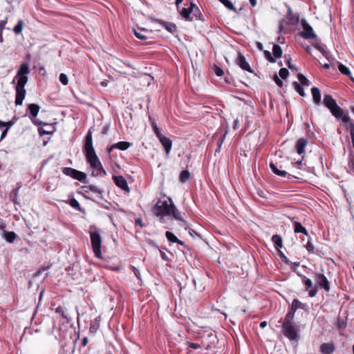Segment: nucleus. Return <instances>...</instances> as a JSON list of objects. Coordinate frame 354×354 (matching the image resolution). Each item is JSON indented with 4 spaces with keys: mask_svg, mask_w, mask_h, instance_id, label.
Wrapping results in <instances>:
<instances>
[{
    "mask_svg": "<svg viewBox=\"0 0 354 354\" xmlns=\"http://www.w3.org/2000/svg\"><path fill=\"white\" fill-rule=\"evenodd\" d=\"M153 214L156 216H171L179 221L181 226L186 228V222L181 216L180 212L176 209L171 198L166 201L159 200L153 207Z\"/></svg>",
    "mask_w": 354,
    "mask_h": 354,
    "instance_id": "1",
    "label": "nucleus"
},
{
    "mask_svg": "<svg viewBox=\"0 0 354 354\" xmlns=\"http://www.w3.org/2000/svg\"><path fill=\"white\" fill-rule=\"evenodd\" d=\"M299 326L294 322V317L286 315L282 324V333L290 340H297L299 336Z\"/></svg>",
    "mask_w": 354,
    "mask_h": 354,
    "instance_id": "2",
    "label": "nucleus"
},
{
    "mask_svg": "<svg viewBox=\"0 0 354 354\" xmlns=\"http://www.w3.org/2000/svg\"><path fill=\"white\" fill-rule=\"evenodd\" d=\"M302 26L303 30L300 32V35L305 39H313L315 48L320 51L327 59H329V53L319 46L320 40L314 32L313 28L306 21H302Z\"/></svg>",
    "mask_w": 354,
    "mask_h": 354,
    "instance_id": "3",
    "label": "nucleus"
},
{
    "mask_svg": "<svg viewBox=\"0 0 354 354\" xmlns=\"http://www.w3.org/2000/svg\"><path fill=\"white\" fill-rule=\"evenodd\" d=\"M83 152L85 155L87 162L89 165L98 163L100 162L99 158L95 153L92 139V132L89 130L85 137Z\"/></svg>",
    "mask_w": 354,
    "mask_h": 354,
    "instance_id": "4",
    "label": "nucleus"
},
{
    "mask_svg": "<svg viewBox=\"0 0 354 354\" xmlns=\"http://www.w3.org/2000/svg\"><path fill=\"white\" fill-rule=\"evenodd\" d=\"M90 237L91 242L93 248V251L95 256L99 259L102 258L101 245H102V237L100 234V230H97L95 226H91L90 227Z\"/></svg>",
    "mask_w": 354,
    "mask_h": 354,
    "instance_id": "5",
    "label": "nucleus"
},
{
    "mask_svg": "<svg viewBox=\"0 0 354 354\" xmlns=\"http://www.w3.org/2000/svg\"><path fill=\"white\" fill-rule=\"evenodd\" d=\"M324 104L330 110L334 117L339 116L342 113L343 109L339 106L336 101L329 94L324 95Z\"/></svg>",
    "mask_w": 354,
    "mask_h": 354,
    "instance_id": "6",
    "label": "nucleus"
},
{
    "mask_svg": "<svg viewBox=\"0 0 354 354\" xmlns=\"http://www.w3.org/2000/svg\"><path fill=\"white\" fill-rule=\"evenodd\" d=\"M27 83V79L22 77L21 80L17 81V84L16 86V98H15V104L16 105H21L23 103V100L25 98L26 95V89L25 85Z\"/></svg>",
    "mask_w": 354,
    "mask_h": 354,
    "instance_id": "7",
    "label": "nucleus"
},
{
    "mask_svg": "<svg viewBox=\"0 0 354 354\" xmlns=\"http://www.w3.org/2000/svg\"><path fill=\"white\" fill-rule=\"evenodd\" d=\"M62 172L66 176H71L74 179L83 182L86 180V175L85 173L77 171L71 167H63Z\"/></svg>",
    "mask_w": 354,
    "mask_h": 354,
    "instance_id": "8",
    "label": "nucleus"
},
{
    "mask_svg": "<svg viewBox=\"0 0 354 354\" xmlns=\"http://www.w3.org/2000/svg\"><path fill=\"white\" fill-rule=\"evenodd\" d=\"M337 120H341L343 125L347 130L350 131V134H354V122L350 118L348 113L342 111V113L339 116L335 117Z\"/></svg>",
    "mask_w": 354,
    "mask_h": 354,
    "instance_id": "9",
    "label": "nucleus"
},
{
    "mask_svg": "<svg viewBox=\"0 0 354 354\" xmlns=\"http://www.w3.org/2000/svg\"><path fill=\"white\" fill-rule=\"evenodd\" d=\"M195 11L199 12L198 8L192 2L190 3V6L187 8H183L181 10H178L181 16L186 20L192 21L193 17H191L192 12Z\"/></svg>",
    "mask_w": 354,
    "mask_h": 354,
    "instance_id": "10",
    "label": "nucleus"
},
{
    "mask_svg": "<svg viewBox=\"0 0 354 354\" xmlns=\"http://www.w3.org/2000/svg\"><path fill=\"white\" fill-rule=\"evenodd\" d=\"M315 281L317 286L324 288L326 292L330 290V284L326 277L321 273H316L315 274Z\"/></svg>",
    "mask_w": 354,
    "mask_h": 354,
    "instance_id": "11",
    "label": "nucleus"
},
{
    "mask_svg": "<svg viewBox=\"0 0 354 354\" xmlns=\"http://www.w3.org/2000/svg\"><path fill=\"white\" fill-rule=\"evenodd\" d=\"M299 308L307 310V306L306 304L299 301L297 299H294L292 302L291 308L286 315L294 317L296 310Z\"/></svg>",
    "mask_w": 354,
    "mask_h": 354,
    "instance_id": "12",
    "label": "nucleus"
},
{
    "mask_svg": "<svg viewBox=\"0 0 354 354\" xmlns=\"http://www.w3.org/2000/svg\"><path fill=\"white\" fill-rule=\"evenodd\" d=\"M236 64L243 70L247 71L250 73H253L250 64L246 61L245 57L241 53H238V56L236 59Z\"/></svg>",
    "mask_w": 354,
    "mask_h": 354,
    "instance_id": "13",
    "label": "nucleus"
},
{
    "mask_svg": "<svg viewBox=\"0 0 354 354\" xmlns=\"http://www.w3.org/2000/svg\"><path fill=\"white\" fill-rule=\"evenodd\" d=\"M91 168L93 170L92 171V175L93 176H104L106 175V171L104 169L101 162L98 163L89 165Z\"/></svg>",
    "mask_w": 354,
    "mask_h": 354,
    "instance_id": "14",
    "label": "nucleus"
},
{
    "mask_svg": "<svg viewBox=\"0 0 354 354\" xmlns=\"http://www.w3.org/2000/svg\"><path fill=\"white\" fill-rule=\"evenodd\" d=\"M113 180L115 184L124 191H129L126 179L122 176H113Z\"/></svg>",
    "mask_w": 354,
    "mask_h": 354,
    "instance_id": "15",
    "label": "nucleus"
},
{
    "mask_svg": "<svg viewBox=\"0 0 354 354\" xmlns=\"http://www.w3.org/2000/svg\"><path fill=\"white\" fill-rule=\"evenodd\" d=\"M154 21L160 24L169 32L174 34L176 32V26L175 24L159 19H155Z\"/></svg>",
    "mask_w": 354,
    "mask_h": 354,
    "instance_id": "16",
    "label": "nucleus"
},
{
    "mask_svg": "<svg viewBox=\"0 0 354 354\" xmlns=\"http://www.w3.org/2000/svg\"><path fill=\"white\" fill-rule=\"evenodd\" d=\"M30 73V69L28 64L23 63L21 64L19 69L17 73V77H18V80H21V78L24 77L28 80L27 74Z\"/></svg>",
    "mask_w": 354,
    "mask_h": 354,
    "instance_id": "17",
    "label": "nucleus"
},
{
    "mask_svg": "<svg viewBox=\"0 0 354 354\" xmlns=\"http://www.w3.org/2000/svg\"><path fill=\"white\" fill-rule=\"evenodd\" d=\"M295 217L290 218V219L293 222L295 233H301L306 236H308L309 234L306 229L303 227L299 222L295 221Z\"/></svg>",
    "mask_w": 354,
    "mask_h": 354,
    "instance_id": "18",
    "label": "nucleus"
},
{
    "mask_svg": "<svg viewBox=\"0 0 354 354\" xmlns=\"http://www.w3.org/2000/svg\"><path fill=\"white\" fill-rule=\"evenodd\" d=\"M131 145V143L129 142L120 141L118 143L111 145L109 148L107 149V150L109 153H110L114 149H118L120 150L124 151L127 149Z\"/></svg>",
    "mask_w": 354,
    "mask_h": 354,
    "instance_id": "19",
    "label": "nucleus"
},
{
    "mask_svg": "<svg viewBox=\"0 0 354 354\" xmlns=\"http://www.w3.org/2000/svg\"><path fill=\"white\" fill-rule=\"evenodd\" d=\"M308 144V140L304 138H299L295 145L298 154L301 155L305 152V148Z\"/></svg>",
    "mask_w": 354,
    "mask_h": 354,
    "instance_id": "20",
    "label": "nucleus"
},
{
    "mask_svg": "<svg viewBox=\"0 0 354 354\" xmlns=\"http://www.w3.org/2000/svg\"><path fill=\"white\" fill-rule=\"evenodd\" d=\"M158 139H159V141L160 142V143L164 147L166 153L169 154L171 151V147H172L171 140L169 138H168L164 136H162V137H160Z\"/></svg>",
    "mask_w": 354,
    "mask_h": 354,
    "instance_id": "21",
    "label": "nucleus"
},
{
    "mask_svg": "<svg viewBox=\"0 0 354 354\" xmlns=\"http://www.w3.org/2000/svg\"><path fill=\"white\" fill-rule=\"evenodd\" d=\"M335 350V347L333 344L324 343L320 346V352L323 354H332Z\"/></svg>",
    "mask_w": 354,
    "mask_h": 354,
    "instance_id": "22",
    "label": "nucleus"
},
{
    "mask_svg": "<svg viewBox=\"0 0 354 354\" xmlns=\"http://www.w3.org/2000/svg\"><path fill=\"white\" fill-rule=\"evenodd\" d=\"M311 93H312V95H313V102L316 104H319L321 103L320 90L317 87H313L311 88Z\"/></svg>",
    "mask_w": 354,
    "mask_h": 354,
    "instance_id": "23",
    "label": "nucleus"
},
{
    "mask_svg": "<svg viewBox=\"0 0 354 354\" xmlns=\"http://www.w3.org/2000/svg\"><path fill=\"white\" fill-rule=\"evenodd\" d=\"M40 109V106L37 104H30L28 110L30 111L32 118H36Z\"/></svg>",
    "mask_w": 354,
    "mask_h": 354,
    "instance_id": "24",
    "label": "nucleus"
},
{
    "mask_svg": "<svg viewBox=\"0 0 354 354\" xmlns=\"http://www.w3.org/2000/svg\"><path fill=\"white\" fill-rule=\"evenodd\" d=\"M270 168L271 169L272 172L274 174H275L276 175H277V176H285L287 174V172L286 171L279 169L277 167V165L274 163H273V162H270Z\"/></svg>",
    "mask_w": 354,
    "mask_h": 354,
    "instance_id": "25",
    "label": "nucleus"
},
{
    "mask_svg": "<svg viewBox=\"0 0 354 354\" xmlns=\"http://www.w3.org/2000/svg\"><path fill=\"white\" fill-rule=\"evenodd\" d=\"M3 236L6 241L12 243L16 239L17 234L14 232H6L4 230Z\"/></svg>",
    "mask_w": 354,
    "mask_h": 354,
    "instance_id": "26",
    "label": "nucleus"
},
{
    "mask_svg": "<svg viewBox=\"0 0 354 354\" xmlns=\"http://www.w3.org/2000/svg\"><path fill=\"white\" fill-rule=\"evenodd\" d=\"M272 241L274 243V246L276 249L279 250L282 248L283 243H282V238L280 235L274 234L272 237Z\"/></svg>",
    "mask_w": 354,
    "mask_h": 354,
    "instance_id": "27",
    "label": "nucleus"
},
{
    "mask_svg": "<svg viewBox=\"0 0 354 354\" xmlns=\"http://www.w3.org/2000/svg\"><path fill=\"white\" fill-rule=\"evenodd\" d=\"M273 57L276 59L280 58L282 55V49L278 44H274L272 47Z\"/></svg>",
    "mask_w": 354,
    "mask_h": 354,
    "instance_id": "28",
    "label": "nucleus"
},
{
    "mask_svg": "<svg viewBox=\"0 0 354 354\" xmlns=\"http://www.w3.org/2000/svg\"><path fill=\"white\" fill-rule=\"evenodd\" d=\"M24 26V21L22 19H19L17 22V24L14 27L13 31L16 35H19L21 33L23 28Z\"/></svg>",
    "mask_w": 354,
    "mask_h": 354,
    "instance_id": "29",
    "label": "nucleus"
},
{
    "mask_svg": "<svg viewBox=\"0 0 354 354\" xmlns=\"http://www.w3.org/2000/svg\"><path fill=\"white\" fill-rule=\"evenodd\" d=\"M293 84V86H294V88L295 89V91L302 97L305 96L306 95V93L304 92V90L303 88V86L299 84L297 82H294L292 83Z\"/></svg>",
    "mask_w": 354,
    "mask_h": 354,
    "instance_id": "30",
    "label": "nucleus"
},
{
    "mask_svg": "<svg viewBox=\"0 0 354 354\" xmlns=\"http://www.w3.org/2000/svg\"><path fill=\"white\" fill-rule=\"evenodd\" d=\"M190 174L187 170H183L180 172L179 180L181 183H185L189 178Z\"/></svg>",
    "mask_w": 354,
    "mask_h": 354,
    "instance_id": "31",
    "label": "nucleus"
},
{
    "mask_svg": "<svg viewBox=\"0 0 354 354\" xmlns=\"http://www.w3.org/2000/svg\"><path fill=\"white\" fill-rule=\"evenodd\" d=\"M70 205L77 211L83 212L80 203L75 198H71L69 201Z\"/></svg>",
    "mask_w": 354,
    "mask_h": 354,
    "instance_id": "32",
    "label": "nucleus"
},
{
    "mask_svg": "<svg viewBox=\"0 0 354 354\" xmlns=\"http://www.w3.org/2000/svg\"><path fill=\"white\" fill-rule=\"evenodd\" d=\"M91 192H94V193H97L100 195V198H102V194L103 193V190L100 189L99 187H97V186L95 185H88V187H86Z\"/></svg>",
    "mask_w": 354,
    "mask_h": 354,
    "instance_id": "33",
    "label": "nucleus"
},
{
    "mask_svg": "<svg viewBox=\"0 0 354 354\" xmlns=\"http://www.w3.org/2000/svg\"><path fill=\"white\" fill-rule=\"evenodd\" d=\"M298 80L300 82V84L301 86H309L310 85V81L303 75V74H298L297 75Z\"/></svg>",
    "mask_w": 354,
    "mask_h": 354,
    "instance_id": "34",
    "label": "nucleus"
},
{
    "mask_svg": "<svg viewBox=\"0 0 354 354\" xmlns=\"http://www.w3.org/2000/svg\"><path fill=\"white\" fill-rule=\"evenodd\" d=\"M338 69L339 71L344 75H347V76H350L351 75V71L349 70V68L348 67H346V66H344V64H339L338 65Z\"/></svg>",
    "mask_w": 354,
    "mask_h": 354,
    "instance_id": "35",
    "label": "nucleus"
},
{
    "mask_svg": "<svg viewBox=\"0 0 354 354\" xmlns=\"http://www.w3.org/2000/svg\"><path fill=\"white\" fill-rule=\"evenodd\" d=\"M165 236L167 240L171 243H176V241H179V239L171 232L167 231Z\"/></svg>",
    "mask_w": 354,
    "mask_h": 354,
    "instance_id": "36",
    "label": "nucleus"
},
{
    "mask_svg": "<svg viewBox=\"0 0 354 354\" xmlns=\"http://www.w3.org/2000/svg\"><path fill=\"white\" fill-rule=\"evenodd\" d=\"M301 277H302L303 283L306 286V290H308L309 288H312V286H313V282H312L311 279L307 278L305 276H301Z\"/></svg>",
    "mask_w": 354,
    "mask_h": 354,
    "instance_id": "37",
    "label": "nucleus"
},
{
    "mask_svg": "<svg viewBox=\"0 0 354 354\" xmlns=\"http://www.w3.org/2000/svg\"><path fill=\"white\" fill-rule=\"evenodd\" d=\"M223 4L225 5L230 10L236 11V8L230 0H219Z\"/></svg>",
    "mask_w": 354,
    "mask_h": 354,
    "instance_id": "38",
    "label": "nucleus"
},
{
    "mask_svg": "<svg viewBox=\"0 0 354 354\" xmlns=\"http://www.w3.org/2000/svg\"><path fill=\"white\" fill-rule=\"evenodd\" d=\"M305 248L309 253H314V246L310 238L308 239L307 243L305 245Z\"/></svg>",
    "mask_w": 354,
    "mask_h": 354,
    "instance_id": "39",
    "label": "nucleus"
},
{
    "mask_svg": "<svg viewBox=\"0 0 354 354\" xmlns=\"http://www.w3.org/2000/svg\"><path fill=\"white\" fill-rule=\"evenodd\" d=\"M279 75L282 79L284 80L288 77L289 75V71L286 68H282L279 70Z\"/></svg>",
    "mask_w": 354,
    "mask_h": 354,
    "instance_id": "40",
    "label": "nucleus"
},
{
    "mask_svg": "<svg viewBox=\"0 0 354 354\" xmlns=\"http://www.w3.org/2000/svg\"><path fill=\"white\" fill-rule=\"evenodd\" d=\"M266 58L271 63H274L276 59L271 55V53L268 50H263Z\"/></svg>",
    "mask_w": 354,
    "mask_h": 354,
    "instance_id": "41",
    "label": "nucleus"
},
{
    "mask_svg": "<svg viewBox=\"0 0 354 354\" xmlns=\"http://www.w3.org/2000/svg\"><path fill=\"white\" fill-rule=\"evenodd\" d=\"M227 131H226L221 136V138L218 139V142H217V145H218V149H216V152H218L220 151V149L221 147V145L224 141V139H225V137L227 134Z\"/></svg>",
    "mask_w": 354,
    "mask_h": 354,
    "instance_id": "42",
    "label": "nucleus"
},
{
    "mask_svg": "<svg viewBox=\"0 0 354 354\" xmlns=\"http://www.w3.org/2000/svg\"><path fill=\"white\" fill-rule=\"evenodd\" d=\"M59 81L62 82L64 85H67L68 83V77L64 73H61L59 75Z\"/></svg>",
    "mask_w": 354,
    "mask_h": 354,
    "instance_id": "43",
    "label": "nucleus"
},
{
    "mask_svg": "<svg viewBox=\"0 0 354 354\" xmlns=\"http://www.w3.org/2000/svg\"><path fill=\"white\" fill-rule=\"evenodd\" d=\"M152 128H153V131L154 133L158 137V138H160V137H162L163 136L161 133L160 129L155 124H152Z\"/></svg>",
    "mask_w": 354,
    "mask_h": 354,
    "instance_id": "44",
    "label": "nucleus"
},
{
    "mask_svg": "<svg viewBox=\"0 0 354 354\" xmlns=\"http://www.w3.org/2000/svg\"><path fill=\"white\" fill-rule=\"evenodd\" d=\"M12 124H13V122H8V124L7 125L6 127H5L4 130L1 133V140H2L6 136L8 129L12 126Z\"/></svg>",
    "mask_w": 354,
    "mask_h": 354,
    "instance_id": "45",
    "label": "nucleus"
},
{
    "mask_svg": "<svg viewBox=\"0 0 354 354\" xmlns=\"http://www.w3.org/2000/svg\"><path fill=\"white\" fill-rule=\"evenodd\" d=\"M55 312L57 313H59L63 318L68 319L66 315L65 314V311H64V308L62 306H58L55 309Z\"/></svg>",
    "mask_w": 354,
    "mask_h": 354,
    "instance_id": "46",
    "label": "nucleus"
},
{
    "mask_svg": "<svg viewBox=\"0 0 354 354\" xmlns=\"http://www.w3.org/2000/svg\"><path fill=\"white\" fill-rule=\"evenodd\" d=\"M214 71L217 76L221 77L223 75V71L222 68L216 65L214 66Z\"/></svg>",
    "mask_w": 354,
    "mask_h": 354,
    "instance_id": "47",
    "label": "nucleus"
},
{
    "mask_svg": "<svg viewBox=\"0 0 354 354\" xmlns=\"http://www.w3.org/2000/svg\"><path fill=\"white\" fill-rule=\"evenodd\" d=\"M134 34H135L136 37L140 39L145 40L147 39V37L146 35H145L144 34H142L140 32L136 31V30H134Z\"/></svg>",
    "mask_w": 354,
    "mask_h": 354,
    "instance_id": "48",
    "label": "nucleus"
},
{
    "mask_svg": "<svg viewBox=\"0 0 354 354\" xmlns=\"http://www.w3.org/2000/svg\"><path fill=\"white\" fill-rule=\"evenodd\" d=\"M273 80L274 81V82L276 83V84L278 86H279V87L283 86V82L279 79V77L277 75H274Z\"/></svg>",
    "mask_w": 354,
    "mask_h": 354,
    "instance_id": "49",
    "label": "nucleus"
},
{
    "mask_svg": "<svg viewBox=\"0 0 354 354\" xmlns=\"http://www.w3.org/2000/svg\"><path fill=\"white\" fill-rule=\"evenodd\" d=\"M308 295L310 297H314L317 293V291H318V288L317 286H315L314 288H313L312 289L310 290H308Z\"/></svg>",
    "mask_w": 354,
    "mask_h": 354,
    "instance_id": "50",
    "label": "nucleus"
},
{
    "mask_svg": "<svg viewBox=\"0 0 354 354\" xmlns=\"http://www.w3.org/2000/svg\"><path fill=\"white\" fill-rule=\"evenodd\" d=\"M286 62H287V65H288L289 68H290L291 70L297 71V68L295 65H292L291 64V59L290 58L287 59Z\"/></svg>",
    "mask_w": 354,
    "mask_h": 354,
    "instance_id": "51",
    "label": "nucleus"
},
{
    "mask_svg": "<svg viewBox=\"0 0 354 354\" xmlns=\"http://www.w3.org/2000/svg\"><path fill=\"white\" fill-rule=\"evenodd\" d=\"M19 187L14 191V193H13V196H12V201L15 203H17V192L19 190Z\"/></svg>",
    "mask_w": 354,
    "mask_h": 354,
    "instance_id": "52",
    "label": "nucleus"
},
{
    "mask_svg": "<svg viewBox=\"0 0 354 354\" xmlns=\"http://www.w3.org/2000/svg\"><path fill=\"white\" fill-rule=\"evenodd\" d=\"M160 257L163 260L167 261L169 260L168 256L167 255V254L165 252L160 250Z\"/></svg>",
    "mask_w": 354,
    "mask_h": 354,
    "instance_id": "53",
    "label": "nucleus"
},
{
    "mask_svg": "<svg viewBox=\"0 0 354 354\" xmlns=\"http://www.w3.org/2000/svg\"><path fill=\"white\" fill-rule=\"evenodd\" d=\"M189 347L192 348L193 349H197V348H200L201 346L198 344L190 342V343H189Z\"/></svg>",
    "mask_w": 354,
    "mask_h": 354,
    "instance_id": "54",
    "label": "nucleus"
},
{
    "mask_svg": "<svg viewBox=\"0 0 354 354\" xmlns=\"http://www.w3.org/2000/svg\"><path fill=\"white\" fill-rule=\"evenodd\" d=\"M189 233L193 237L195 236H200L199 234L192 229H189Z\"/></svg>",
    "mask_w": 354,
    "mask_h": 354,
    "instance_id": "55",
    "label": "nucleus"
},
{
    "mask_svg": "<svg viewBox=\"0 0 354 354\" xmlns=\"http://www.w3.org/2000/svg\"><path fill=\"white\" fill-rule=\"evenodd\" d=\"M132 270L133 271L134 274L136 276V277L138 279H140V272H139V270L136 268H135V267H132Z\"/></svg>",
    "mask_w": 354,
    "mask_h": 354,
    "instance_id": "56",
    "label": "nucleus"
},
{
    "mask_svg": "<svg viewBox=\"0 0 354 354\" xmlns=\"http://www.w3.org/2000/svg\"><path fill=\"white\" fill-rule=\"evenodd\" d=\"M6 24V21H0V31L1 32L3 31Z\"/></svg>",
    "mask_w": 354,
    "mask_h": 354,
    "instance_id": "57",
    "label": "nucleus"
},
{
    "mask_svg": "<svg viewBox=\"0 0 354 354\" xmlns=\"http://www.w3.org/2000/svg\"><path fill=\"white\" fill-rule=\"evenodd\" d=\"M136 223L137 225H140V226H141V227H143V226H144V225L142 224V219H141V218H137V219L136 220Z\"/></svg>",
    "mask_w": 354,
    "mask_h": 354,
    "instance_id": "58",
    "label": "nucleus"
},
{
    "mask_svg": "<svg viewBox=\"0 0 354 354\" xmlns=\"http://www.w3.org/2000/svg\"><path fill=\"white\" fill-rule=\"evenodd\" d=\"M8 124V122H5L0 120V129H1L3 127H6Z\"/></svg>",
    "mask_w": 354,
    "mask_h": 354,
    "instance_id": "59",
    "label": "nucleus"
},
{
    "mask_svg": "<svg viewBox=\"0 0 354 354\" xmlns=\"http://www.w3.org/2000/svg\"><path fill=\"white\" fill-rule=\"evenodd\" d=\"M257 46L259 50H263V44L261 42H257Z\"/></svg>",
    "mask_w": 354,
    "mask_h": 354,
    "instance_id": "60",
    "label": "nucleus"
},
{
    "mask_svg": "<svg viewBox=\"0 0 354 354\" xmlns=\"http://www.w3.org/2000/svg\"><path fill=\"white\" fill-rule=\"evenodd\" d=\"M192 14L193 15V16L195 17V18L197 19H198V15H200V11L198 12L197 11H195L194 10V12H192Z\"/></svg>",
    "mask_w": 354,
    "mask_h": 354,
    "instance_id": "61",
    "label": "nucleus"
},
{
    "mask_svg": "<svg viewBox=\"0 0 354 354\" xmlns=\"http://www.w3.org/2000/svg\"><path fill=\"white\" fill-rule=\"evenodd\" d=\"M266 325H267V322L264 321V322H261L260 323L259 326H260L261 328H265L266 326Z\"/></svg>",
    "mask_w": 354,
    "mask_h": 354,
    "instance_id": "62",
    "label": "nucleus"
},
{
    "mask_svg": "<svg viewBox=\"0 0 354 354\" xmlns=\"http://www.w3.org/2000/svg\"><path fill=\"white\" fill-rule=\"evenodd\" d=\"M160 218V222L162 223H165V216H159Z\"/></svg>",
    "mask_w": 354,
    "mask_h": 354,
    "instance_id": "63",
    "label": "nucleus"
},
{
    "mask_svg": "<svg viewBox=\"0 0 354 354\" xmlns=\"http://www.w3.org/2000/svg\"><path fill=\"white\" fill-rule=\"evenodd\" d=\"M249 1H250V4L252 5V6L254 7L257 5L256 0H249Z\"/></svg>",
    "mask_w": 354,
    "mask_h": 354,
    "instance_id": "64",
    "label": "nucleus"
}]
</instances>
